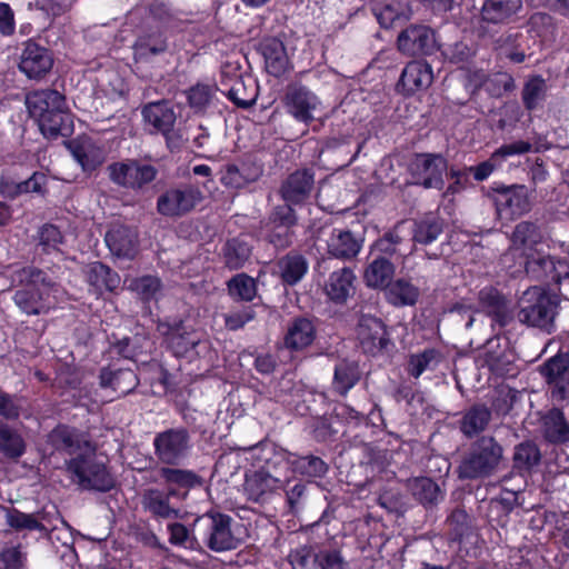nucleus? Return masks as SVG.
<instances>
[{
	"mask_svg": "<svg viewBox=\"0 0 569 569\" xmlns=\"http://www.w3.org/2000/svg\"><path fill=\"white\" fill-rule=\"evenodd\" d=\"M251 251L252 247L246 239L241 237L232 238L222 248L223 263L230 270H238L249 261Z\"/></svg>",
	"mask_w": 569,
	"mask_h": 569,
	"instance_id": "nucleus-44",
	"label": "nucleus"
},
{
	"mask_svg": "<svg viewBox=\"0 0 569 569\" xmlns=\"http://www.w3.org/2000/svg\"><path fill=\"white\" fill-rule=\"evenodd\" d=\"M432 30L426 26H410L398 36V48L406 54H428L435 49Z\"/></svg>",
	"mask_w": 569,
	"mask_h": 569,
	"instance_id": "nucleus-18",
	"label": "nucleus"
},
{
	"mask_svg": "<svg viewBox=\"0 0 569 569\" xmlns=\"http://www.w3.org/2000/svg\"><path fill=\"white\" fill-rule=\"evenodd\" d=\"M559 301L542 287L527 289L519 299L518 320L550 332L557 315Z\"/></svg>",
	"mask_w": 569,
	"mask_h": 569,
	"instance_id": "nucleus-4",
	"label": "nucleus"
},
{
	"mask_svg": "<svg viewBox=\"0 0 569 569\" xmlns=\"http://www.w3.org/2000/svg\"><path fill=\"white\" fill-rule=\"evenodd\" d=\"M357 332L362 348L370 353L382 350L389 341L383 322L370 315L360 316Z\"/></svg>",
	"mask_w": 569,
	"mask_h": 569,
	"instance_id": "nucleus-19",
	"label": "nucleus"
},
{
	"mask_svg": "<svg viewBox=\"0 0 569 569\" xmlns=\"http://www.w3.org/2000/svg\"><path fill=\"white\" fill-rule=\"evenodd\" d=\"M44 137L56 139L59 136L68 137L73 132V121L66 106L58 108L56 112L36 120Z\"/></svg>",
	"mask_w": 569,
	"mask_h": 569,
	"instance_id": "nucleus-34",
	"label": "nucleus"
},
{
	"mask_svg": "<svg viewBox=\"0 0 569 569\" xmlns=\"http://www.w3.org/2000/svg\"><path fill=\"white\" fill-rule=\"evenodd\" d=\"M315 338L316 328L312 321L305 317H298L288 326L284 336V346L290 350H302L310 346Z\"/></svg>",
	"mask_w": 569,
	"mask_h": 569,
	"instance_id": "nucleus-35",
	"label": "nucleus"
},
{
	"mask_svg": "<svg viewBox=\"0 0 569 569\" xmlns=\"http://www.w3.org/2000/svg\"><path fill=\"white\" fill-rule=\"evenodd\" d=\"M402 247L403 238L401 237L398 227H396L375 242L372 253L383 257L406 256L407 253L402 250Z\"/></svg>",
	"mask_w": 569,
	"mask_h": 569,
	"instance_id": "nucleus-57",
	"label": "nucleus"
},
{
	"mask_svg": "<svg viewBox=\"0 0 569 569\" xmlns=\"http://www.w3.org/2000/svg\"><path fill=\"white\" fill-rule=\"evenodd\" d=\"M503 461V448L492 436H481L462 455L457 467L461 480H477L492 476Z\"/></svg>",
	"mask_w": 569,
	"mask_h": 569,
	"instance_id": "nucleus-2",
	"label": "nucleus"
},
{
	"mask_svg": "<svg viewBox=\"0 0 569 569\" xmlns=\"http://www.w3.org/2000/svg\"><path fill=\"white\" fill-rule=\"evenodd\" d=\"M360 370L355 361H340L335 368L332 387L341 396L347 392L359 381Z\"/></svg>",
	"mask_w": 569,
	"mask_h": 569,
	"instance_id": "nucleus-47",
	"label": "nucleus"
},
{
	"mask_svg": "<svg viewBox=\"0 0 569 569\" xmlns=\"http://www.w3.org/2000/svg\"><path fill=\"white\" fill-rule=\"evenodd\" d=\"M180 495L174 489L167 492L158 489H149L143 495L142 505L152 516L162 519H177L180 517L179 509L171 503L172 498H179Z\"/></svg>",
	"mask_w": 569,
	"mask_h": 569,
	"instance_id": "nucleus-22",
	"label": "nucleus"
},
{
	"mask_svg": "<svg viewBox=\"0 0 569 569\" xmlns=\"http://www.w3.org/2000/svg\"><path fill=\"white\" fill-rule=\"evenodd\" d=\"M447 525L450 528L451 539L461 540L469 532L470 519L463 509L457 508L447 518Z\"/></svg>",
	"mask_w": 569,
	"mask_h": 569,
	"instance_id": "nucleus-62",
	"label": "nucleus"
},
{
	"mask_svg": "<svg viewBox=\"0 0 569 569\" xmlns=\"http://www.w3.org/2000/svg\"><path fill=\"white\" fill-rule=\"evenodd\" d=\"M104 241L112 256L119 259H133L138 252V234L126 226H112L104 236Z\"/></svg>",
	"mask_w": 569,
	"mask_h": 569,
	"instance_id": "nucleus-20",
	"label": "nucleus"
},
{
	"mask_svg": "<svg viewBox=\"0 0 569 569\" xmlns=\"http://www.w3.org/2000/svg\"><path fill=\"white\" fill-rule=\"evenodd\" d=\"M373 13L383 28H391L397 22H402L411 17V9L408 2L393 0L382 7H375Z\"/></svg>",
	"mask_w": 569,
	"mask_h": 569,
	"instance_id": "nucleus-46",
	"label": "nucleus"
},
{
	"mask_svg": "<svg viewBox=\"0 0 569 569\" xmlns=\"http://www.w3.org/2000/svg\"><path fill=\"white\" fill-rule=\"evenodd\" d=\"M129 289L134 291L142 300L157 299L162 289L161 280L154 276H142L130 280Z\"/></svg>",
	"mask_w": 569,
	"mask_h": 569,
	"instance_id": "nucleus-58",
	"label": "nucleus"
},
{
	"mask_svg": "<svg viewBox=\"0 0 569 569\" xmlns=\"http://www.w3.org/2000/svg\"><path fill=\"white\" fill-rule=\"evenodd\" d=\"M486 90L493 97H501L516 88L515 80L507 73H498L485 82Z\"/></svg>",
	"mask_w": 569,
	"mask_h": 569,
	"instance_id": "nucleus-64",
	"label": "nucleus"
},
{
	"mask_svg": "<svg viewBox=\"0 0 569 569\" xmlns=\"http://www.w3.org/2000/svg\"><path fill=\"white\" fill-rule=\"evenodd\" d=\"M318 241L320 248L338 259H351L359 253L362 247L361 239L346 229H322Z\"/></svg>",
	"mask_w": 569,
	"mask_h": 569,
	"instance_id": "nucleus-11",
	"label": "nucleus"
},
{
	"mask_svg": "<svg viewBox=\"0 0 569 569\" xmlns=\"http://www.w3.org/2000/svg\"><path fill=\"white\" fill-rule=\"evenodd\" d=\"M433 80V73L430 64L421 60L409 62L403 69L398 88H401L407 94H412L419 90L427 89Z\"/></svg>",
	"mask_w": 569,
	"mask_h": 569,
	"instance_id": "nucleus-21",
	"label": "nucleus"
},
{
	"mask_svg": "<svg viewBox=\"0 0 569 569\" xmlns=\"http://www.w3.org/2000/svg\"><path fill=\"white\" fill-rule=\"evenodd\" d=\"M551 387V398L556 401L569 400V357L558 355L550 358L541 368Z\"/></svg>",
	"mask_w": 569,
	"mask_h": 569,
	"instance_id": "nucleus-17",
	"label": "nucleus"
},
{
	"mask_svg": "<svg viewBox=\"0 0 569 569\" xmlns=\"http://www.w3.org/2000/svg\"><path fill=\"white\" fill-rule=\"evenodd\" d=\"M490 420V409L485 405H475L465 411L459 428L467 438H472L485 431Z\"/></svg>",
	"mask_w": 569,
	"mask_h": 569,
	"instance_id": "nucleus-42",
	"label": "nucleus"
},
{
	"mask_svg": "<svg viewBox=\"0 0 569 569\" xmlns=\"http://www.w3.org/2000/svg\"><path fill=\"white\" fill-rule=\"evenodd\" d=\"M293 206V203L287 202L277 206L270 214V221L279 228L290 229L297 223Z\"/></svg>",
	"mask_w": 569,
	"mask_h": 569,
	"instance_id": "nucleus-63",
	"label": "nucleus"
},
{
	"mask_svg": "<svg viewBox=\"0 0 569 569\" xmlns=\"http://www.w3.org/2000/svg\"><path fill=\"white\" fill-rule=\"evenodd\" d=\"M542 433L551 443H565L569 441V422L563 412L553 408L542 418Z\"/></svg>",
	"mask_w": 569,
	"mask_h": 569,
	"instance_id": "nucleus-41",
	"label": "nucleus"
},
{
	"mask_svg": "<svg viewBox=\"0 0 569 569\" xmlns=\"http://www.w3.org/2000/svg\"><path fill=\"white\" fill-rule=\"evenodd\" d=\"M204 199L200 188L180 183L167 189L157 199V211L167 218H181L196 209Z\"/></svg>",
	"mask_w": 569,
	"mask_h": 569,
	"instance_id": "nucleus-5",
	"label": "nucleus"
},
{
	"mask_svg": "<svg viewBox=\"0 0 569 569\" xmlns=\"http://www.w3.org/2000/svg\"><path fill=\"white\" fill-rule=\"evenodd\" d=\"M100 386L110 388L119 396H127L139 385V378L132 369L102 368L99 375Z\"/></svg>",
	"mask_w": 569,
	"mask_h": 569,
	"instance_id": "nucleus-27",
	"label": "nucleus"
},
{
	"mask_svg": "<svg viewBox=\"0 0 569 569\" xmlns=\"http://www.w3.org/2000/svg\"><path fill=\"white\" fill-rule=\"evenodd\" d=\"M68 470L72 475V480L86 490L109 491L116 483L91 443H86L84 451L68 462Z\"/></svg>",
	"mask_w": 569,
	"mask_h": 569,
	"instance_id": "nucleus-3",
	"label": "nucleus"
},
{
	"mask_svg": "<svg viewBox=\"0 0 569 569\" xmlns=\"http://www.w3.org/2000/svg\"><path fill=\"white\" fill-rule=\"evenodd\" d=\"M407 488L415 500L426 508L433 507L443 499V492L438 483L428 477L408 480Z\"/></svg>",
	"mask_w": 569,
	"mask_h": 569,
	"instance_id": "nucleus-40",
	"label": "nucleus"
},
{
	"mask_svg": "<svg viewBox=\"0 0 569 569\" xmlns=\"http://www.w3.org/2000/svg\"><path fill=\"white\" fill-rule=\"evenodd\" d=\"M315 191V174L309 169L290 173L281 183L279 194L287 203L305 204Z\"/></svg>",
	"mask_w": 569,
	"mask_h": 569,
	"instance_id": "nucleus-14",
	"label": "nucleus"
},
{
	"mask_svg": "<svg viewBox=\"0 0 569 569\" xmlns=\"http://www.w3.org/2000/svg\"><path fill=\"white\" fill-rule=\"evenodd\" d=\"M154 455L158 461L174 466L183 460L190 450V433L186 428H170L156 435Z\"/></svg>",
	"mask_w": 569,
	"mask_h": 569,
	"instance_id": "nucleus-10",
	"label": "nucleus"
},
{
	"mask_svg": "<svg viewBox=\"0 0 569 569\" xmlns=\"http://www.w3.org/2000/svg\"><path fill=\"white\" fill-rule=\"evenodd\" d=\"M476 310L463 302L453 305L447 312L448 320L456 329H470L475 322Z\"/></svg>",
	"mask_w": 569,
	"mask_h": 569,
	"instance_id": "nucleus-60",
	"label": "nucleus"
},
{
	"mask_svg": "<svg viewBox=\"0 0 569 569\" xmlns=\"http://www.w3.org/2000/svg\"><path fill=\"white\" fill-rule=\"evenodd\" d=\"M292 469L308 478H322L328 472V465L317 456L297 457L291 461Z\"/></svg>",
	"mask_w": 569,
	"mask_h": 569,
	"instance_id": "nucleus-56",
	"label": "nucleus"
},
{
	"mask_svg": "<svg viewBox=\"0 0 569 569\" xmlns=\"http://www.w3.org/2000/svg\"><path fill=\"white\" fill-rule=\"evenodd\" d=\"M395 274L393 263L383 256H375L363 272V280L370 288H387Z\"/></svg>",
	"mask_w": 569,
	"mask_h": 569,
	"instance_id": "nucleus-39",
	"label": "nucleus"
},
{
	"mask_svg": "<svg viewBox=\"0 0 569 569\" xmlns=\"http://www.w3.org/2000/svg\"><path fill=\"white\" fill-rule=\"evenodd\" d=\"M559 261L550 256L536 252L527 257L525 270L532 280L551 284L558 273Z\"/></svg>",
	"mask_w": 569,
	"mask_h": 569,
	"instance_id": "nucleus-32",
	"label": "nucleus"
},
{
	"mask_svg": "<svg viewBox=\"0 0 569 569\" xmlns=\"http://www.w3.org/2000/svg\"><path fill=\"white\" fill-rule=\"evenodd\" d=\"M48 442L54 450L64 451L69 455L83 452L86 443H91L74 429L67 426H58L48 435Z\"/></svg>",
	"mask_w": 569,
	"mask_h": 569,
	"instance_id": "nucleus-33",
	"label": "nucleus"
},
{
	"mask_svg": "<svg viewBox=\"0 0 569 569\" xmlns=\"http://www.w3.org/2000/svg\"><path fill=\"white\" fill-rule=\"evenodd\" d=\"M387 300L395 307L415 306L420 297L417 286L406 279H397L386 288Z\"/></svg>",
	"mask_w": 569,
	"mask_h": 569,
	"instance_id": "nucleus-43",
	"label": "nucleus"
},
{
	"mask_svg": "<svg viewBox=\"0 0 569 569\" xmlns=\"http://www.w3.org/2000/svg\"><path fill=\"white\" fill-rule=\"evenodd\" d=\"M220 90L238 107L248 108L257 98L256 88L249 79V84L238 74L230 78L228 71L223 70L220 81Z\"/></svg>",
	"mask_w": 569,
	"mask_h": 569,
	"instance_id": "nucleus-23",
	"label": "nucleus"
},
{
	"mask_svg": "<svg viewBox=\"0 0 569 569\" xmlns=\"http://www.w3.org/2000/svg\"><path fill=\"white\" fill-rule=\"evenodd\" d=\"M541 240L542 234L540 229L536 223L530 221H521L518 223L511 237L512 247L516 249H530L541 242Z\"/></svg>",
	"mask_w": 569,
	"mask_h": 569,
	"instance_id": "nucleus-52",
	"label": "nucleus"
},
{
	"mask_svg": "<svg viewBox=\"0 0 569 569\" xmlns=\"http://www.w3.org/2000/svg\"><path fill=\"white\" fill-rule=\"evenodd\" d=\"M159 473L167 483H173L182 488H191L199 483V477L190 470L163 467L159 470Z\"/></svg>",
	"mask_w": 569,
	"mask_h": 569,
	"instance_id": "nucleus-61",
	"label": "nucleus"
},
{
	"mask_svg": "<svg viewBox=\"0 0 569 569\" xmlns=\"http://www.w3.org/2000/svg\"><path fill=\"white\" fill-rule=\"evenodd\" d=\"M133 49L137 59L146 60L150 56L163 53L168 49V44L163 34L156 32L140 37Z\"/></svg>",
	"mask_w": 569,
	"mask_h": 569,
	"instance_id": "nucleus-51",
	"label": "nucleus"
},
{
	"mask_svg": "<svg viewBox=\"0 0 569 569\" xmlns=\"http://www.w3.org/2000/svg\"><path fill=\"white\" fill-rule=\"evenodd\" d=\"M84 276L93 292L99 295L103 290L113 291L120 284V276L100 261L86 266Z\"/></svg>",
	"mask_w": 569,
	"mask_h": 569,
	"instance_id": "nucleus-31",
	"label": "nucleus"
},
{
	"mask_svg": "<svg viewBox=\"0 0 569 569\" xmlns=\"http://www.w3.org/2000/svg\"><path fill=\"white\" fill-rule=\"evenodd\" d=\"M443 231V221L435 214H427L415 222L412 240L415 247L435 242Z\"/></svg>",
	"mask_w": 569,
	"mask_h": 569,
	"instance_id": "nucleus-45",
	"label": "nucleus"
},
{
	"mask_svg": "<svg viewBox=\"0 0 569 569\" xmlns=\"http://www.w3.org/2000/svg\"><path fill=\"white\" fill-rule=\"evenodd\" d=\"M492 200L501 220L511 221L531 210L530 193L523 184H499L492 188Z\"/></svg>",
	"mask_w": 569,
	"mask_h": 569,
	"instance_id": "nucleus-6",
	"label": "nucleus"
},
{
	"mask_svg": "<svg viewBox=\"0 0 569 569\" xmlns=\"http://www.w3.org/2000/svg\"><path fill=\"white\" fill-rule=\"evenodd\" d=\"M440 361L441 355L436 349H426L410 357L408 371L412 377L419 378L426 371L436 370Z\"/></svg>",
	"mask_w": 569,
	"mask_h": 569,
	"instance_id": "nucleus-54",
	"label": "nucleus"
},
{
	"mask_svg": "<svg viewBox=\"0 0 569 569\" xmlns=\"http://www.w3.org/2000/svg\"><path fill=\"white\" fill-rule=\"evenodd\" d=\"M206 541L213 551L236 549L239 540L231 531L232 518L224 513H209L206 517Z\"/></svg>",
	"mask_w": 569,
	"mask_h": 569,
	"instance_id": "nucleus-12",
	"label": "nucleus"
},
{
	"mask_svg": "<svg viewBox=\"0 0 569 569\" xmlns=\"http://www.w3.org/2000/svg\"><path fill=\"white\" fill-rule=\"evenodd\" d=\"M276 268L283 284L296 286L307 274L309 262L303 254L290 251L277 260Z\"/></svg>",
	"mask_w": 569,
	"mask_h": 569,
	"instance_id": "nucleus-24",
	"label": "nucleus"
},
{
	"mask_svg": "<svg viewBox=\"0 0 569 569\" xmlns=\"http://www.w3.org/2000/svg\"><path fill=\"white\" fill-rule=\"evenodd\" d=\"M168 342L174 355L184 356L201 342V338L194 331H189L183 327H178L169 333Z\"/></svg>",
	"mask_w": 569,
	"mask_h": 569,
	"instance_id": "nucleus-53",
	"label": "nucleus"
},
{
	"mask_svg": "<svg viewBox=\"0 0 569 569\" xmlns=\"http://www.w3.org/2000/svg\"><path fill=\"white\" fill-rule=\"evenodd\" d=\"M283 481L269 469V465L246 475L243 491L253 502H264L280 489Z\"/></svg>",
	"mask_w": 569,
	"mask_h": 569,
	"instance_id": "nucleus-16",
	"label": "nucleus"
},
{
	"mask_svg": "<svg viewBox=\"0 0 569 569\" xmlns=\"http://www.w3.org/2000/svg\"><path fill=\"white\" fill-rule=\"evenodd\" d=\"M284 102L288 112L295 119L305 123L315 119V113L321 104L319 98L301 84H290L287 88Z\"/></svg>",
	"mask_w": 569,
	"mask_h": 569,
	"instance_id": "nucleus-13",
	"label": "nucleus"
},
{
	"mask_svg": "<svg viewBox=\"0 0 569 569\" xmlns=\"http://www.w3.org/2000/svg\"><path fill=\"white\" fill-rule=\"evenodd\" d=\"M447 169V160L439 153H418L409 164L413 183L426 189L441 190L445 186L443 174Z\"/></svg>",
	"mask_w": 569,
	"mask_h": 569,
	"instance_id": "nucleus-9",
	"label": "nucleus"
},
{
	"mask_svg": "<svg viewBox=\"0 0 569 569\" xmlns=\"http://www.w3.org/2000/svg\"><path fill=\"white\" fill-rule=\"evenodd\" d=\"M288 559L293 569H347L348 562L341 550L336 548L315 549L301 546L292 550Z\"/></svg>",
	"mask_w": 569,
	"mask_h": 569,
	"instance_id": "nucleus-8",
	"label": "nucleus"
},
{
	"mask_svg": "<svg viewBox=\"0 0 569 569\" xmlns=\"http://www.w3.org/2000/svg\"><path fill=\"white\" fill-rule=\"evenodd\" d=\"M26 104L30 116L37 120L56 112L58 108L64 107L66 100L57 90L46 89L29 93L26 98Z\"/></svg>",
	"mask_w": 569,
	"mask_h": 569,
	"instance_id": "nucleus-25",
	"label": "nucleus"
},
{
	"mask_svg": "<svg viewBox=\"0 0 569 569\" xmlns=\"http://www.w3.org/2000/svg\"><path fill=\"white\" fill-rule=\"evenodd\" d=\"M479 303L499 326L503 327L511 321L510 303L497 289L483 288L479 292Z\"/></svg>",
	"mask_w": 569,
	"mask_h": 569,
	"instance_id": "nucleus-26",
	"label": "nucleus"
},
{
	"mask_svg": "<svg viewBox=\"0 0 569 569\" xmlns=\"http://www.w3.org/2000/svg\"><path fill=\"white\" fill-rule=\"evenodd\" d=\"M0 452L8 458H19L24 452L22 437L8 425L0 422Z\"/></svg>",
	"mask_w": 569,
	"mask_h": 569,
	"instance_id": "nucleus-55",
	"label": "nucleus"
},
{
	"mask_svg": "<svg viewBox=\"0 0 569 569\" xmlns=\"http://www.w3.org/2000/svg\"><path fill=\"white\" fill-rule=\"evenodd\" d=\"M108 172L112 182L132 190L143 189L158 176L154 166L137 159L111 163L108 166Z\"/></svg>",
	"mask_w": 569,
	"mask_h": 569,
	"instance_id": "nucleus-7",
	"label": "nucleus"
},
{
	"mask_svg": "<svg viewBox=\"0 0 569 569\" xmlns=\"http://www.w3.org/2000/svg\"><path fill=\"white\" fill-rule=\"evenodd\" d=\"M548 86L541 76L529 78L521 92L523 106L527 110H536L546 99Z\"/></svg>",
	"mask_w": 569,
	"mask_h": 569,
	"instance_id": "nucleus-49",
	"label": "nucleus"
},
{
	"mask_svg": "<svg viewBox=\"0 0 569 569\" xmlns=\"http://www.w3.org/2000/svg\"><path fill=\"white\" fill-rule=\"evenodd\" d=\"M16 274L18 281L26 284L24 288L14 293L16 306L29 316L47 313L50 303L46 301L44 296L57 293L60 288L56 278L34 267L22 268Z\"/></svg>",
	"mask_w": 569,
	"mask_h": 569,
	"instance_id": "nucleus-1",
	"label": "nucleus"
},
{
	"mask_svg": "<svg viewBox=\"0 0 569 569\" xmlns=\"http://www.w3.org/2000/svg\"><path fill=\"white\" fill-rule=\"evenodd\" d=\"M356 277L350 268H341L330 273L325 291L336 303H343L355 292L353 282Z\"/></svg>",
	"mask_w": 569,
	"mask_h": 569,
	"instance_id": "nucleus-30",
	"label": "nucleus"
},
{
	"mask_svg": "<svg viewBox=\"0 0 569 569\" xmlns=\"http://www.w3.org/2000/svg\"><path fill=\"white\" fill-rule=\"evenodd\" d=\"M260 174V168L251 166L250 163H230L221 171L220 181L227 188L240 189L254 182Z\"/></svg>",
	"mask_w": 569,
	"mask_h": 569,
	"instance_id": "nucleus-36",
	"label": "nucleus"
},
{
	"mask_svg": "<svg viewBox=\"0 0 569 569\" xmlns=\"http://www.w3.org/2000/svg\"><path fill=\"white\" fill-rule=\"evenodd\" d=\"M540 458V451L532 442L520 443L515 449L513 461L515 466L519 469H531L539 463Z\"/></svg>",
	"mask_w": 569,
	"mask_h": 569,
	"instance_id": "nucleus-59",
	"label": "nucleus"
},
{
	"mask_svg": "<svg viewBox=\"0 0 569 569\" xmlns=\"http://www.w3.org/2000/svg\"><path fill=\"white\" fill-rule=\"evenodd\" d=\"M522 8L521 0H486L480 10L481 23L502 24Z\"/></svg>",
	"mask_w": 569,
	"mask_h": 569,
	"instance_id": "nucleus-29",
	"label": "nucleus"
},
{
	"mask_svg": "<svg viewBox=\"0 0 569 569\" xmlns=\"http://www.w3.org/2000/svg\"><path fill=\"white\" fill-rule=\"evenodd\" d=\"M142 117L147 124L154 131L168 136L176 122V113L168 101H157L146 104L142 109Z\"/></svg>",
	"mask_w": 569,
	"mask_h": 569,
	"instance_id": "nucleus-28",
	"label": "nucleus"
},
{
	"mask_svg": "<svg viewBox=\"0 0 569 569\" xmlns=\"http://www.w3.org/2000/svg\"><path fill=\"white\" fill-rule=\"evenodd\" d=\"M52 66L53 58L47 48L31 40L24 43L20 54L19 69L29 79H42Z\"/></svg>",
	"mask_w": 569,
	"mask_h": 569,
	"instance_id": "nucleus-15",
	"label": "nucleus"
},
{
	"mask_svg": "<svg viewBox=\"0 0 569 569\" xmlns=\"http://www.w3.org/2000/svg\"><path fill=\"white\" fill-rule=\"evenodd\" d=\"M71 152L86 171L94 170L106 160L104 149L90 138H82L74 142Z\"/></svg>",
	"mask_w": 569,
	"mask_h": 569,
	"instance_id": "nucleus-37",
	"label": "nucleus"
},
{
	"mask_svg": "<svg viewBox=\"0 0 569 569\" xmlns=\"http://www.w3.org/2000/svg\"><path fill=\"white\" fill-rule=\"evenodd\" d=\"M261 52L264 58L267 71L274 76H282L289 64L283 43L276 38H268L261 43Z\"/></svg>",
	"mask_w": 569,
	"mask_h": 569,
	"instance_id": "nucleus-38",
	"label": "nucleus"
},
{
	"mask_svg": "<svg viewBox=\"0 0 569 569\" xmlns=\"http://www.w3.org/2000/svg\"><path fill=\"white\" fill-rule=\"evenodd\" d=\"M43 516L41 513H24L16 508L6 509V523L17 530H38L46 531L47 528L42 523Z\"/></svg>",
	"mask_w": 569,
	"mask_h": 569,
	"instance_id": "nucleus-48",
	"label": "nucleus"
},
{
	"mask_svg": "<svg viewBox=\"0 0 569 569\" xmlns=\"http://www.w3.org/2000/svg\"><path fill=\"white\" fill-rule=\"evenodd\" d=\"M228 292L233 300L251 301L257 295L256 280L247 273H237L227 282Z\"/></svg>",
	"mask_w": 569,
	"mask_h": 569,
	"instance_id": "nucleus-50",
	"label": "nucleus"
}]
</instances>
